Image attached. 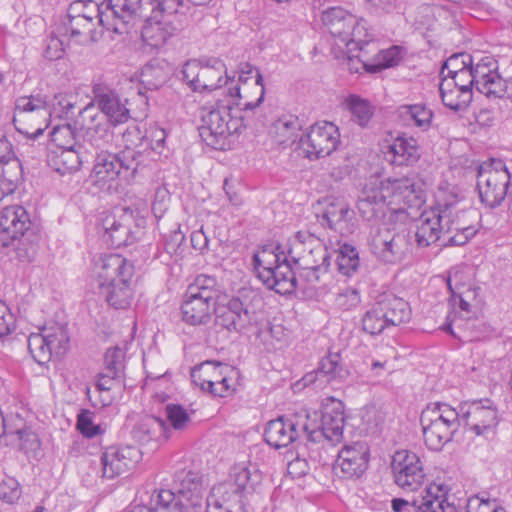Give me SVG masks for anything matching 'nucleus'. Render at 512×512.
<instances>
[{
	"label": "nucleus",
	"mask_w": 512,
	"mask_h": 512,
	"mask_svg": "<svg viewBox=\"0 0 512 512\" xmlns=\"http://www.w3.org/2000/svg\"><path fill=\"white\" fill-rule=\"evenodd\" d=\"M233 481L215 485L206 499H214L223 506L242 507L256 512L265 511L269 490L263 483L262 473L255 467L236 465L232 470Z\"/></svg>",
	"instance_id": "1"
},
{
	"label": "nucleus",
	"mask_w": 512,
	"mask_h": 512,
	"mask_svg": "<svg viewBox=\"0 0 512 512\" xmlns=\"http://www.w3.org/2000/svg\"><path fill=\"white\" fill-rule=\"evenodd\" d=\"M288 255L303 285L314 287L329 272L332 254L320 238L309 231L295 233Z\"/></svg>",
	"instance_id": "2"
},
{
	"label": "nucleus",
	"mask_w": 512,
	"mask_h": 512,
	"mask_svg": "<svg viewBox=\"0 0 512 512\" xmlns=\"http://www.w3.org/2000/svg\"><path fill=\"white\" fill-rule=\"evenodd\" d=\"M176 491H157L160 512H203L204 487L198 472L180 471L175 475Z\"/></svg>",
	"instance_id": "3"
},
{
	"label": "nucleus",
	"mask_w": 512,
	"mask_h": 512,
	"mask_svg": "<svg viewBox=\"0 0 512 512\" xmlns=\"http://www.w3.org/2000/svg\"><path fill=\"white\" fill-rule=\"evenodd\" d=\"M420 423L426 446L430 450L440 451L461 427V409L457 411L443 402L431 403L422 411Z\"/></svg>",
	"instance_id": "4"
},
{
	"label": "nucleus",
	"mask_w": 512,
	"mask_h": 512,
	"mask_svg": "<svg viewBox=\"0 0 512 512\" xmlns=\"http://www.w3.org/2000/svg\"><path fill=\"white\" fill-rule=\"evenodd\" d=\"M199 135L207 146L216 150L230 147L231 138L247 127L242 115L233 116L229 106L203 107Z\"/></svg>",
	"instance_id": "5"
},
{
	"label": "nucleus",
	"mask_w": 512,
	"mask_h": 512,
	"mask_svg": "<svg viewBox=\"0 0 512 512\" xmlns=\"http://www.w3.org/2000/svg\"><path fill=\"white\" fill-rule=\"evenodd\" d=\"M220 291L215 277L199 275L188 286L181 305L182 319L189 325H205L215 310Z\"/></svg>",
	"instance_id": "6"
},
{
	"label": "nucleus",
	"mask_w": 512,
	"mask_h": 512,
	"mask_svg": "<svg viewBox=\"0 0 512 512\" xmlns=\"http://www.w3.org/2000/svg\"><path fill=\"white\" fill-rule=\"evenodd\" d=\"M92 93V102L79 111V118L83 125L100 120L116 126L130 118V111L126 106L127 99H123L114 89L97 83L93 85Z\"/></svg>",
	"instance_id": "7"
},
{
	"label": "nucleus",
	"mask_w": 512,
	"mask_h": 512,
	"mask_svg": "<svg viewBox=\"0 0 512 512\" xmlns=\"http://www.w3.org/2000/svg\"><path fill=\"white\" fill-rule=\"evenodd\" d=\"M307 440L311 443L327 441L332 445L340 443L343 439L345 425L344 404L333 397L327 398L321 410L312 413L305 411Z\"/></svg>",
	"instance_id": "8"
},
{
	"label": "nucleus",
	"mask_w": 512,
	"mask_h": 512,
	"mask_svg": "<svg viewBox=\"0 0 512 512\" xmlns=\"http://www.w3.org/2000/svg\"><path fill=\"white\" fill-rule=\"evenodd\" d=\"M145 219L139 212L128 207H117L101 220L103 238L112 247L119 248L133 244L145 226Z\"/></svg>",
	"instance_id": "9"
},
{
	"label": "nucleus",
	"mask_w": 512,
	"mask_h": 512,
	"mask_svg": "<svg viewBox=\"0 0 512 512\" xmlns=\"http://www.w3.org/2000/svg\"><path fill=\"white\" fill-rule=\"evenodd\" d=\"M510 173L501 160L480 165L477 175V189L480 200L486 207L494 209L501 205L507 194Z\"/></svg>",
	"instance_id": "10"
},
{
	"label": "nucleus",
	"mask_w": 512,
	"mask_h": 512,
	"mask_svg": "<svg viewBox=\"0 0 512 512\" xmlns=\"http://www.w3.org/2000/svg\"><path fill=\"white\" fill-rule=\"evenodd\" d=\"M463 424L476 436L484 438L496 434L500 422L499 411L491 399H478L461 404Z\"/></svg>",
	"instance_id": "11"
},
{
	"label": "nucleus",
	"mask_w": 512,
	"mask_h": 512,
	"mask_svg": "<svg viewBox=\"0 0 512 512\" xmlns=\"http://www.w3.org/2000/svg\"><path fill=\"white\" fill-rule=\"evenodd\" d=\"M230 374H234V368L228 364L207 360L195 366L191 370L192 382L201 390L215 397H226L233 392Z\"/></svg>",
	"instance_id": "12"
},
{
	"label": "nucleus",
	"mask_w": 512,
	"mask_h": 512,
	"mask_svg": "<svg viewBox=\"0 0 512 512\" xmlns=\"http://www.w3.org/2000/svg\"><path fill=\"white\" fill-rule=\"evenodd\" d=\"M339 143L338 127L327 121L315 123L300 137V147L309 160L329 156L337 149Z\"/></svg>",
	"instance_id": "13"
},
{
	"label": "nucleus",
	"mask_w": 512,
	"mask_h": 512,
	"mask_svg": "<svg viewBox=\"0 0 512 512\" xmlns=\"http://www.w3.org/2000/svg\"><path fill=\"white\" fill-rule=\"evenodd\" d=\"M305 418V411H300L269 421L264 431L265 441L271 447L280 449L298 440L302 434L307 437L309 427Z\"/></svg>",
	"instance_id": "14"
},
{
	"label": "nucleus",
	"mask_w": 512,
	"mask_h": 512,
	"mask_svg": "<svg viewBox=\"0 0 512 512\" xmlns=\"http://www.w3.org/2000/svg\"><path fill=\"white\" fill-rule=\"evenodd\" d=\"M370 247L374 255L389 264L400 262L409 250L408 234L395 228L381 227L372 235Z\"/></svg>",
	"instance_id": "15"
},
{
	"label": "nucleus",
	"mask_w": 512,
	"mask_h": 512,
	"mask_svg": "<svg viewBox=\"0 0 512 512\" xmlns=\"http://www.w3.org/2000/svg\"><path fill=\"white\" fill-rule=\"evenodd\" d=\"M391 469L395 483L403 490L415 491L424 481L425 473L419 456L408 450H398L392 456Z\"/></svg>",
	"instance_id": "16"
},
{
	"label": "nucleus",
	"mask_w": 512,
	"mask_h": 512,
	"mask_svg": "<svg viewBox=\"0 0 512 512\" xmlns=\"http://www.w3.org/2000/svg\"><path fill=\"white\" fill-rule=\"evenodd\" d=\"M442 208L445 210V214L449 215V219L451 223H448L446 231V235L448 236L444 245L445 246H461L468 242L470 238H472L477 229L470 224H467L465 221V217H474L478 216V213L475 210H461L458 207V200L455 196H450L449 198L442 201Z\"/></svg>",
	"instance_id": "17"
},
{
	"label": "nucleus",
	"mask_w": 512,
	"mask_h": 512,
	"mask_svg": "<svg viewBox=\"0 0 512 512\" xmlns=\"http://www.w3.org/2000/svg\"><path fill=\"white\" fill-rule=\"evenodd\" d=\"M442 201L436 203L430 210L424 211L417 224L415 233L416 242L420 247H428L446 235L448 223H451L449 215L445 214Z\"/></svg>",
	"instance_id": "18"
},
{
	"label": "nucleus",
	"mask_w": 512,
	"mask_h": 512,
	"mask_svg": "<svg viewBox=\"0 0 512 512\" xmlns=\"http://www.w3.org/2000/svg\"><path fill=\"white\" fill-rule=\"evenodd\" d=\"M369 462V448L365 443L355 442L345 445L338 453L333 465V472L342 478H358L367 469Z\"/></svg>",
	"instance_id": "19"
},
{
	"label": "nucleus",
	"mask_w": 512,
	"mask_h": 512,
	"mask_svg": "<svg viewBox=\"0 0 512 512\" xmlns=\"http://www.w3.org/2000/svg\"><path fill=\"white\" fill-rule=\"evenodd\" d=\"M139 459L135 446H110L101 455L102 477L113 479L133 468Z\"/></svg>",
	"instance_id": "20"
},
{
	"label": "nucleus",
	"mask_w": 512,
	"mask_h": 512,
	"mask_svg": "<svg viewBox=\"0 0 512 512\" xmlns=\"http://www.w3.org/2000/svg\"><path fill=\"white\" fill-rule=\"evenodd\" d=\"M106 6L114 23L121 28L120 33H123L131 19L147 20L156 12L155 0H107Z\"/></svg>",
	"instance_id": "21"
},
{
	"label": "nucleus",
	"mask_w": 512,
	"mask_h": 512,
	"mask_svg": "<svg viewBox=\"0 0 512 512\" xmlns=\"http://www.w3.org/2000/svg\"><path fill=\"white\" fill-rule=\"evenodd\" d=\"M133 276V264L119 254L105 255L97 264L98 287L132 281Z\"/></svg>",
	"instance_id": "22"
},
{
	"label": "nucleus",
	"mask_w": 512,
	"mask_h": 512,
	"mask_svg": "<svg viewBox=\"0 0 512 512\" xmlns=\"http://www.w3.org/2000/svg\"><path fill=\"white\" fill-rule=\"evenodd\" d=\"M388 195L383 193L378 179L370 180L364 186L358 202L357 209L363 220L371 222L385 216Z\"/></svg>",
	"instance_id": "23"
},
{
	"label": "nucleus",
	"mask_w": 512,
	"mask_h": 512,
	"mask_svg": "<svg viewBox=\"0 0 512 512\" xmlns=\"http://www.w3.org/2000/svg\"><path fill=\"white\" fill-rule=\"evenodd\" d=\"M262 283L271 290L285 295L292 293L299 283L296 267H292L287 257H283L280 264L270 270H262Z\"/></svg>",
	"instance_id": "24"
},
{
	"label": "nucleus",
	"mask_w": 512,
	"mask_h": 512,
	"mask_svg": "<svg viewBox=\"0 0 512 512\" xmlns=\"http://www.w3.org/2000/svg\"><path fill=\"white\" fill-rule=\"evenodd\" d=\"M213 312L216 315V324L230 332L243 330L251 321L250 312L239 297H233L228 301L227 305L215 306Z\"/></svg>",
	"instance_id": "25"
},
{
	"label": "nucleus",
	"mask_w": 512,
	"mask_h": 512,
	"mask_svg": "<svg viewBox=\"0 0 512 512\" xmlns=\"http://www.w3.org/2000/svg\"><path fill=\"white\" fill-rule=\"evenodd\" d=\"M107 0H104L100 5L92 0L83 1L77 0L70 4L67 12V18L83 17L91 20H97L100 27H105L107 30H113L115 33L121 32V28L117 23H114L109 8L106 6Z\"/></svg>",
	"instance_id": "26"
},
{
	"label": "nucleus",
	"mask_w": 512,
	"mask_h": 512,
	"mask_svg": "<svg viewBox=\"0 0 512 512\" xmlns=\"http://www.w3.org/2000/svg\"><path fill=\"white\" fill-rule=\"evenodd\" d=\"M145 21L146 23L142 29V38L148 45L156 48L165 44L170 37L182 28V21L180 19H168L153 15Z\"/></svg>",
	"instance_id": "27"
},
{
	"label": "nucleus",
	"mask_w": 512,
	"mask_h": 512,
	"mask_svg": "<svg viewBox=\"0 0 512 512\" xmlns=\"http://www.w3.org/2000/svg\"><path fill=\"white\" fill-rule=\"evenodd\" d=\"M32 230L31 220L26 209L20 205H11L0 212V233L3 239L18 238Z\"/></svg>",
	"instance_id": "28"
},
{
	"label": "nucleus",
	"mask_w": 512,
	"mask_h": 512,
	"mask_svg": "<svg viewBox=\"0 0 512 512\" xmlns=\"http://www.w3.org/2000/svg\"><path fill=\"white\" fill-rule=\"evenodd\" d=\"M324 203L323 211L317 214L319 223L323 227L343 233L354 218V211L342 200L327 198Z\"/></svg>",
	"instance_id": "29"
},
{
	"label": "nucleus",
	"mask_w": 512,
	"mask_h": 512,
	"mask_svg": "<svg viewBox=\"0 0 512 512\" xmlns=\"http://www.w3.org/2000/svg\"><path fill=\"white\" fill-rule=\"evenodd\" d=\"M350 375L349 370L341 363L340 355L337 353H330L324 357L317 369L304 376L303 380L305 385L319 381L320 384L335 382H343Z\"/></svg>",
	"instance_id": "30"
},
{
	"label": "nucleus",
	"mask_w": 512,
	"mask_h": 512,
	"mask_svg": "<svg viewBox=\"0 0 512 512\" xmlns=\"http://www.w3.org/2000/svg\"><path fill=\"white\" fill-rule=\"evenodd\" d=\"M100 27L97 20H91L83 17L67 18L63 22V32L59 30L62 35H69L70 39L79 44H87L89 42H96L104 33L105 27Z\"/></svg>",
	"instance_id": "31"
},
{
	"label": "nucleus",
	"mask_w": 512,
	"mask_h": 512,
	"mask_svg": "<svg viewBox=\"0 0 512 512\" xmlns=\"http://www.w3.org/2000/svg\"><path fill=\"white\" fill-rule=\"evenodd\" d=\"M420 157V147L413 137H397L385 152L386 160L394 166L414 165Z\"/></svg>",
	"instance_id": "32"
},
{
	"label": "nucleus",
	"mask_w": 512,
	"mask_h": 512,
	"mask_svg": "<svg viewBox=\"0 0 512 512\" xmlns=\"http://www.w3.org/2000/svg\"><path fill=\"white\" fill-rule=\"evenodd\" d=\"M441 492V485H429L420 495L413 497L414 512H457L456 506L449 503Z\"/></svg>",
	"instance_id": "33"
},
{
	"label": "nucleus",
	"mask_w": 512,
	"mask_h": 512,
	"mask_svg": "<svg viewBox=\"0 0 512 512\" xmlns=\"http://www.w3.org/2000/svg\"><path fill=\"white\" fill-rule=\"evenodd\" d=\"M41 110L23 114L21 118H13L16 130L32 140L42 135L49 126L52 111L49 105L42 107Z\"/></svg>",
	"instance_id": "34"
},
{
	"label": "nucleus",
	"mask_w": 512,
	"mask_h": 512,
	"mask_svg": "<svg viewBox=\"0 0 512 512\" xmlns=\"http://www.w3.org/2000/svg\"><path fill=\"white\" fill-rule=\"evenodd\" d=\"M230 77L224 62L219 58H208L202 61L200 79L197 92L213 91L227 84Z\"/></svg>",
	"instance_id": "35"
},
{
	"label": "nucleus",
	"mask_w": 512,
	"mask_h": 512,
	"mask_svg": "<svg viewBox=\"0 0 512 512\" xmlns=\"http://www.w3.org/2000/svg\"><path fill=\"white\" fill-rule=\"evenodd\" d=\"M322 22L329 33L340 43L348 37V31L357 24V18L341 7H332L322 13Z\"/></svg>",
	"instance_id": "36"
},
{
	"label": "nucleus",
	"mask_w": 512,
	"mask_h": 512,
	"mask_svg": "<svg viewBox=\"0 0 512 512\" xmlns=\"http://www.w3.org/2000/svg\"><path fill=\"white\" fill-rule=\"evenodd\" d=\"M379 186L383 193L389 197H393L397 202H403L408 206H412L419 199L420 191L417 190L415 182L408 178L387 179L385 181L378 180Z\"/></svg>",
	"instance_id": "37"
},
{
	"label": "nucleus",
	"mask_w": 512,
	"mask_h": 512,
	"mask_svg": "<svg viewBox=\"0 0 512 512\" xmlns=\"http://www.w3.org/2000/svg\"><path fill=\"white\" fill-rule=\"evenodd\" d=\"M301 129L302 123L296 115L283 114L272 123L269 135L275 143L287 147L297 140Z\"/></svg>",
	"instance_id": "38"
},
{
	"label": "nucleus",
	"mask_w": 512,
	"mask_h": 512,
	"mask_svg": "<svg viewBox=\"0 0 512 512\" xmlns=\"http://www.w3.org/2000/svg\"><path fill=\"white\" fill-rule=\"evenodd\" d=\"M378 305L382 310L383 318L386 319L388 326H398L410 320V306L408 302L402 298L393 295L387 296L379 301Z\"/></svg>",
	"instance_id": "39"
},
{
	"label": "nucleus",
	"mask_w": 512,
	"mask_h": 512,
	"mask_svg": "<svg viewBox=\"0 0 512 512\" xmlns=\"http://www.w3.org/2000/svg\"><path fill=\"white\" fill-rule=\"evenodd\" d=\"M82 154L75 148L57 149L48 156V165L61 175L71 174L79 170L84 163Z\"/></svg>",
	"instance_id": "40"
},
{
	"label": "nucleus",
	"mask_w": 512,
	"mask_h": 512,
	"mask_svg": "<svg viewBox=\"0 0 512 512\" xmlns=\"http://www.w3.org/2000/svg\"><path fill=\"white\" fill-rule=\"evenodd\" d=\"M99 288L107 303L115 309H126L130 307L133 301V280L128 282L122 280L121 283L99 286Z\"/></svg>",
	"instance_id": "41"
},
{
	"label": "nucleus",
	"mask_w": 512,
	"mask_h": 512,
	"mask_svg": "<svg viewBox=\"0 0 512 512\" xmlns=\"http://www.w3.org/2000/svg\"><path fill=\"white\" fill-rule=\"evenodd\" d=\"M76 124H79L81 131L85 130L90 146L96 148V154L107 151L113 141V132L108 123L97 120L93 124L87 122L86 125H83L78 117Z\"/></svg>",
	"instance_id": "42"
},
{
	"label": "nucleus",
	"mask_w": 512,
	"mask_h": 512,
	"mask_svg": "<svg viewBox=\"0 0 512 512\" xmlns=\"http://www.w3.org/2000/svg\"><path fill=\"white\" fill-rule=\"evenodd\" d=\"M399 120L405 126H415L427 130L432 121L433 112L423 104L401 105L397 109Z\"/></svg>",
	"instance_id": "43"
},
{
	"label": "nucleus",
	"mask_w": 512,
	"mask_h": 512,
	"mask_svg": "<svg viewBox=\"0 0 512 512\" xmlns=\"http://www.w3.org/2000/svg\"><path fill=\"white\" fill-rule=\"evenodd\" d=\"M3 246H13L16 258L20 262L30 263L35 259L39 247V236L30 230L18 238L2 239Z\"/></svg>",
	"instance_id": "44"
},
{
	"label": "nucleus",
	"mask_w": 512,
	"mask_h": 512,
	"mask_svg": "<svg viewBox=\"0 0 512 512\" xmlns=\"http://www.w3.org/2000/svg\"><path fill=\"white\" fill-rule=\"evenodd\" d=\"M348 37L346 40H343L342 44H344L349 53H353L354 51H358L359 54L350 57H356L361 62V58H366L370 54V44L372 42V38L367 32L366 27L357 20V24L354 25L348 31Z\"/></svg>",
	"instance_id": "45"
},
{
	"label": "nucleus",
	"mask_w": 512,
	"mask_h": 512,
	"mask_svg": "<svg viewBox=\"0 0 512 512\" xmlns=\"http://www.w3.org/2000/svg\"><path fill=\"white\" fill-rule=\"evenodd\" d=\"M118 164L115 154L102 151L94 160L93 174L98 181L115 180L121 173Z\"/></svg>",
	"instance_id": "46"
},
{
	"label": "nucleus",
	"mask_w": 512,
	"mask_h": 512,
	"mask_svg": "<svg viewBox=\"0 0 512 512\" xmlns=\"http://www.w3.org/2000/svg\"><path fill=\"white\" fill-rule=\"evenodd\" d=\"M401 52V47L392 46L389 49L379 51L374 62H369L368 57L361 58V62L366 72L378 73L386 68L396 66L402 58Z\"/></svg>",
	"instance_id": "47"
},
{
	"label": "nucleus",
	"mask_w": 512,
	"mask_h": 512,
	"mask_svg": "<svg viewBox=\"0 0 512 512\" xmlns=\"http://www.w3.org/2000/svg\"><path fill=\"white\" fill-rule=\"evenodd\" d=\"M283 257H286V255L284 251L280 250V245L275 247L267 245L255 253L253 255V265L258 279L261 278L262 270L267 271L280 264Z\"/></svg>",
	"instance_id": "48"
},
{
	"label": "nucleus",
	"mask_w": 512,
	"mask_h": 512,
	"mask_svg": "<svg viewBox=\"0 0 512 512\" xmlns=\"http://www.w3.org/2000/svg\"><path fill=\"white\" fill-rule=\"evenodd\" d=\"M336 254L335 264L340 274L351 277L360 266V259L356 248L350 244H343Z\"/></svg>",
	"instance_id": "49"
},
{
	"label": "nucleus",
	"mask_w": 512,
	"mask_h": 512,
	"mask_svg": "<svg viewBox=\"0 0 512 512\" xmlns=\"http://www.w3.org/2000/svg\"><path fill=\"white\" fill-rule=\"evenodd\" d=\"M167 79L166 67L159 61H151L142 68L140 81L149 90L159 89Z\"/></svg>",
	"instance_id": "50"
},
{
	"label": "nucleus",
	"mask_w": 512,
	"mask_h": 512,
	"mask_svg": "<svg viewBox=\"0 0 512 512\" xmlns=\"http://www.w3.org/2000/svg\"><path fill=\"white\" fill-rule=\"evenodd\" d=\"M189 9L188 0H155L156 17L180 19L183 23Z\"/></svg>",
	"instance_id": "51"
},
{
	"label": "nucleus",
	"mask_w": 512,
	"mask_h": 512,
	"mask_svg": "<svg viewBox=\"0 0 512 512\" xmlns=\"http://www.w3.org/2000/svg\"><path fill=\"white\" fill-rule=\"evenodd\" d=\"M443 104L453 111L463 110L469 104L467 94H459V90L454 89L446 77H443L439 87Z\"/></svg>",
	"instance_id": "52"
},
{
	"label": "nucleus",
	"mask_w": 512,
	"mask_h": 512,
	"mask_svg": "<svg viewBox=\"0 0 512 512\" xmlns=\"http://www.w3.org/2000/svg\"><path fill=\"white\" fill-rule=\"evenodd\" d=\"M22 179V166L15 161L8 163V167L0 169V200L5 195L14 192L16 186Z\"/></svg>",
	"instance_id": "53"
},
{
	"label": "nucleus",
	"mask_w": 512,
	"mask_h": 512,
	"mask_svg": "<svg viewBox=\"0 0 512 512\" xmlns=\"http://www.w3.org/2000/svg\"><path fill=\"white\" fill-rule=\"evenodd\" d=\"M352 120L360 127H366L373 116V107L369 101L356 95H351L347 100Z\"/></svg>",
	"instance_id": "54"
},
{
	"label": "nucleus",
	"mask_w": 512,
	"mask_h": 512,
	"mask_svg": "<svg viewBox=\"0 0 512 512\" xmlns=\"http://www.w3.org/2000/svg\"><path fill=\"white\" fill-rule=\"evenodd\" d=\"M77 125L73 127L71 124L58 125L51 131V140L57 146V149L75 148L76 140L80 131H77Z\"/></svg>",
	"instance_id": "55"
},
{
	"label": "nucleus",
	"mask_w": 512,
	"mask_h": 512,
	"mask_svg": "<svg viewBox=\"0 0 512 512\" xmlns=\"http://www.w3.org/2000/svg\"><path fill=\"white\" fill-rule=\"evenodd\" d=\"M382 310L378 303L367 310L362 317V330L370 335H378L388 326L383 318Z\"/></svg>",
	"instance_id": "56"
},
{
	"label": "nucleus",
	"mask_w": 512,
	"mask_h": 512,
	"mask_svg": "<svg viewBox=\"0 0 512 512\" xmlns=\"http://www.w3.org/2000/svg\"><path fill=\"white\" fill-rule=\"evenodd\" d=\"M46 338L49 347L52 348L53 356L62 357L69 348V336L65 328L55 327L45 329Z\"/></svg>",
	"instance_id": "57"
},
{
	"label": "nucleus",
	"mask_w": 512,
	"mask_h": 512,
	"mask_svg": "<svg viewBox=\"0 0 512 512\" xmlns=\"http://www.w3.org/2000/svg\"><path fill=\"white\" fill-rule=\"evenodd\" d=\"M253 70L256 71V79L254 85L259 93V97L255 101H245L244 103H237V105H241L242 109L245 111L253 110L257 106H259L264 99L263 77L257 68H253L250 64L246 63L241 70V74L239 75V82L246 84L247 80L249 79L248 75L251 74Z\"/></svg>",
	"instance_id": "58"
},
{
	"label": "nucleus",
	"mask_w": 512,
	"mask_h": 512,
	"mask_svg": "<svg viewBox=\"0 0 512 512\" xmlns=\"http://www.w3.org/2000/svg\"><path fill=\"white\" fill-rule=\"evenodd\" d=\"M144 152L145 150L143 149L124 147L122 151L115 154L117 157V162L119 163L118 166L120 171H130L133 175L137 171L140 163L143 161Z\"/></svg>",
	"instance_id": "59"
},
{
	"label": "nucleus",
	"mask_w": 512,
	"mask_h": 512,
	"mask_svg": "<svg viewBox=\"0 0 512 512\" xmlns=\"http://www.w3.org/2000/svg\"><path fill=\"white\" fill-rule=\"evenodd\" d=\"M46 105H49V103L41 95L21 96L15 101L13 118H21L23 114L42 111L41 108Z\"/></svg>",
	"instance_id": "60"
},
{
	"label": "nucleus",
	"mask_w": 512,
	"mask_h": 512,
	"mask_svg": "<svg viewBox=\"0 0 512 512\" xmlns=\"http://www.w3.org/2000/svg\"><path fill=\"white\" fill-rule=\"evenodd\" d=\"M469 70L475 89L478 92L482 89V84L492 77V73H497L495 63L489 57L481 59L475 66L472 63Z\"/></svg>",
	"instance_id": "61"
},
{
	"label": "nucleus",
	"mask_w": 512,
	"mask_h": 512,
	"mask_svg": "<svg viewBox=\"0 0 512 512\" xmlns=\"http://www.w3.org/2000/svg\"><path fill=\"white\" fill-rule=\"evenodd\" d=\"M167 133L160 127H150L145 134V152L150 149L151 153H155L159 156L167 157V151L165 147Z\"/></svg>",
	"instance_id": "62"
},
{
	"label": "nucleus",
	"mask_w": 512,
	"mask_h": 512,
	"mask_svg": "<svg viewBox=\"0 0 512 512\" xmlns=\"http://www.w3.org/2000/svg\"><path fill=\"white\" fill-rule=\"evenodd\" d=\"M165 415L169 424L176 430H181L190 422L187 410L180 404H167Z\"/></svg>",
	"instance_id": "63"
},
{
	"label": "nucleus",
	"mask_w": 512,
	"mask_h": 512,
	"mask_svg": "<svg viewBox=\"0 0 512 512\" xmlns=\"http://www.w3.org/2000/svg\"><path fill=\"white\" fill-rule=\"evenodd\" d=\"M466 508L467 512H506L504 508L498 505L496 500H490L479 495L469 498Z\"/></svg>",
	"instance_id": "64"
}]
</instances>
